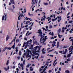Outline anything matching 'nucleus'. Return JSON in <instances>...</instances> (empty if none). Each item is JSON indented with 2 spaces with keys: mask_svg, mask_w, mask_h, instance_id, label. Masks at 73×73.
Here are the masks:
<instances>
[{
  "mask_svg": "<svg viewBox=\"0 0 73 73\" xmlns=\"http://www.w3.org/2000/svg\"><path fill=\"white\" fill-rule=\"evenodd\" d=\"M35 50H37V51H33V57H34L35 56V55L34 54H35V55H38L36 56H35V58H36V59L38 58V56H39V54L37 53V52H38L40 51V48H39L38 47V46H37L36 47H35Z\"/></svg>",
  "mask_w": 73,
  "mask_h": 73,
  "instance_id": "obj_1",
  "label": "nucleus"
},
{
  "mask_svg": "<svg viewBox=\"0 0 73 73\" xmlns=\"http://www.w3.org/2000/svg\"><path fill=\"white\" fill-rule=\"evenodd\" d=\"M69 50H70L69 51V54H68L67 56V57H70V56H71V55L73 54V53L72 52V51L73 50V47H72V48H69Z\"/></svg>",
  "mask_w": 73,
  "mask_h": 73,
  "instance_id": "obj_2",
  "label": "nucleus"
},
{
  "mask_svg": "<svg viewBox=\"0 0 73 73\" xmlns=\"http://www.w3.org/2000/svg\"><path fill=\"white\" fill-rule=\"evenodd\" d=\"M47 37V36H46L45 37V38H43L42 40V37L40 39V41L42 43V44H44V42L46 40V39L47 40L48 38H46Z\"/></svg>",
  "mask_w": 73,
  "mask_h": 73,
  "instance_id": "obj_3",
  "label": "nucleus"
},
{
  "mask_svg": "<svg viewBox=\"0 0 73 73\" xmlns=\"http://www.w3.org/2000/svg\"><path fill=\"white\" fill-rule=\"evenodd\" d=\"M32 40L30 39V40H29L27 42V43H24L23 44V47L24 48V46H25V49H27V44H28L29 42H31L32 41Z\"/></svg>",
  "mask_w": 73,
  "mask_h": 73,
  "instance_id": "obj_4",
  "label": "nucleus"
},
{
  "mask_svg": "<svg viewBox=\"0 0 73 73\" xmlns=\"http://www.w3.org/2000/svg\"><path fill=\"white\" fill-rule=\"evenodd\" d=\"M24 13V12L23 11H22V13H19V16L18 17V19L19 20H20L21 19V17H24V15H23Z\"/></svg>",
  "mask_w": 73,
  "mask_h": 73,
  "instance_id": "obj_5",
  "label": "nucleus"
},
{
  "mask_svg": "<svg viewBox=\"0 0 73 73\" xmlns=\"http://www.w3.org/2000/svg\"><path fill=\"white\" fill-rule=\"evenodd\" d=\"M50 17H52L53 19H52V21H56L57 20V17H55V15H51L50 16Z\"/></svg>",
  "mask_w": 73,
  "mask_h": 73,
  "instance_id": "obj_6",
  "label": "nucleus"
},
{
  "mask_svg": "<svg viewBox=\"0 0 73 73\" xmlns=\"http://www.w3.org/2000/svg\"><path fill=\"white\" fill-rule=\"evenodd\" d=\"M64 50L63 51H59V53H61V54H66V52H67V49H66L64 52Z\"/></svg>",
  "mask_w": 73,
  "mask_h": 73,
  "instance_id": "obj_7",
  "label": "nucleus"
},
{
  "mask_svg": "<svg viewBox=\"0 0 73 73\" xmlns=\"http://www.w3.org/2000/svg\"><path fill=\"white\" fill-rule=\"evenodd\" d=\"M46 28L47 30H46V29H45L44 28H43L42 29H43V30H44V31H48V32H50V30H49L48 29V26H46Z\"/></svg>",
  "mask_w": 73,
  "mask_h": 73,
  "instance_id": "obj_8",
  "label": "nucleus"
},
{
  "mask_svg": "<svg viewBox=\"0 0 73 73\" xmlns=\"http://www.w3.org/2000/svg\"><path fill=\"white\" fill-rule=\"evenodd\" d=\"M4 18H5V21H6V19H7V14H5L4 15H3L2 17V20H4Z\"/></svg>",
  "mask_w": 73,
  "mask_h": 73,
  "instance_id": "obj_9",
  "label": "nucleus"
},
{
  "mask_svg": "<svg viewBox=\"0 0 73 73\" xmlns=\"http://www.w3.org/2000/svg\"><path fill=\"white\" fill-rule=\"evenodd\" d=\"M71 40H70V41H72V45L73 46H71V47H70V48H71V49H72V47H73V37H70L69 38V39H71Z\"/></svg>",
  "mask_w": 73,
  "mask_h": 73,
  "instance_id": "obj_10",
  "label": "nucleus"
},
{
  "mask_svg": "<svg viewBox=\"0 0 73 73\" xmlns=\"http://www.w3.org/2000/svg\"><path fill=\"white\" fill-rule=\"evenodd\" d=\"M37 33L40 34V36H42V31H41V30L40 29L38 30V32H37Z\"/></svg>",
  "mask_w": 73,
  "mask_h": 73,
  "instance_id": "obj_11",
  "label": "nucleus"
},
{
  "mask_svg": "<svg viewBox=\"0 0 73 73\" xmlns=\"http://www.w3.org/2000/svg\"><path fill=\"white\" fill-rule=\"evenodd\" d=\"M46 19H48V21H49V22H48V24H49V23H50L51 22V20H52V19L50 18V17H48Z\"/></svg>",
  "mask_w": 73,
  "mask_h": 73,
  "instance_id": "obj_12",
  "label": "nucleus"
},
{
  "mask_svg": "<svg viewBox=\"0 0 73 73\" xmlns=\"http://www.w3.org/2000/svg\"><path fill=\"white\" fill-rule=\"evenodd\" d=\"M57 18L58 19V22H60L61 20V17H58V16L57 17Z\"/></svg>",
  "mask_w": 73,
  "mask_h": 73,
  "instance_id": "obj_13",
  "label": "nucleus"
},
{
  "mask_svg": "<svg viewBox=\"0 0 73 73\" xmlns=\"http://www.w3.org/2000/svg\"><path fill=\"white\" fill-rule=\"evenodd\" d=\"M26 24L28 25H31V24H32V22H30V21H26Z\"/></svg>",
  "mask_w": 73,
  "mask_h": 73,
  "instance_id": "obj_14",
  "label": "nucleus"
},
{
  "mask_svg": "<svg viewBox=\"0 0 73 73\" xmlns=\"http://www.w3.org/2000/svg\"><path fill=\"white\" fill-rule=\"evenodd\" d=\"M66 27H67V25L66 26V27L65 28L64 27H63L62 28V32L64 33V29H66Z\"/></svg>",
  "mask_w": 73,
  "mask_h": 73,
  "instance_id": "obj_15",
  "label": "nucleus"
},
{
  "mask_svg": "<svg viewBox=\"0 0 73 73\" xmlns=\"http://www.w3.org/2000/svg\"><path fill=\"white\" fill-rule=\"evenodd\" d=\"M43 17L44 18L42 17L41 19V21H42L43 20L44 21V20H45V19L46 18V17H45V15H44Z\"/></svg>",
  "mask_w": 73,
  "mask_h": 73,
  "instance_id": "obj_16",
  "label": "nucleus"
},
{
  "mask_svg": "<svg viewBox=\"0 0 73 73\" xmlns=\"http://www.w3.org/2000/svg\"><path fill=\"white\" fill-rule=\"evenodd\" d=\"M32 4H33V5L31 6V7L32 8V7H33V5H34V4H35V2H34V1H35V2H36V0H32Z\"/></svg>",
  "mask_w": 73,
  "mask_h": 73,
  "instance_id": "obj_17",
  "label": "nucleus"
},
{
  "mask_svg": "<svg viewBox=\"0 0 73 73\" xmlns=\"http://www.w3.org/2000/svg\"><path fill=\"white\" fill-rule=\"evenodd\" d=\"M47 68H48V67L47 66H46L45 67V68H44L42 72H41V73H43V72H44L45 70H46V69H47Z\"/></svg>",
  "mask_w": 73,
  "mask_h": 73,
  "instance_id": "obj_18",
  "label": "nucleus"
},
{
  "mask_svg": "<svg viewBox=\"0 0 73 73\" xmlns=\"http://www.w3.org/2000/svg\"><path fill=\"white\" fill-rule=\"evenodd\" d=\"M10 2L11 3H12L13 4H15V1L14 0H10Z\"/></svg>",
  "mask_w": 73,
  "mask_h": 73,
  "instance_id": "obj_19",
  "label": "nucleus"
},
{
  "mask_svg": "<svg viewBox=\"0 0 73 73\" xmlns=\"http://www.w3.org/2000/svg\"><path fill=\"white\" fill-rule=\"evenodd\" d=\"M56 42L55 41H53L52 42V46L53 47H54V46H55V44H56Z\"/></svg>",
  "mask_w": 73,
  "mask_h": 73,
  "instance_id": "obj_20",
  "label": "nucleus"
},
{
  "mask_svg": "<svg viewBox=\"0 0 73 73\" xmlns=\"http://www.w3.org/2000/svg\"><path fill=\"white\" fill-rule=\"evenodd\" d=\"M9 35H7V37H6V41H8V39H9Z\"/></svg>",
  "mask_w": 73,
  "mask_h": 73,
  "instance_id": "obj_21",
  "label": "nucleus"
},
{
  "mask_svg": "<svg viewBox=\"0 0 73 73\" xmlns=\"http://www.w3.org/2000/svg\"><path fill=\"white\" fill-rule=\"evenodd\" d=\"M25 21L24 22V23L25 22V20H29V18L27 17H25Z\"/></svg>",
  "mask_w": 73,
  "mask_h": 73,
  "instance_id": "obj_22",
  "label": "nucleus"
},
{
  "mask_svg": "<svg viewBox=\"0 0 73 73\" xmlns=\"http://www.w3.org/2000/svg\"><path fill=\"white\" fill-rule=\"evenodd\" d=\"M27 50L28 52L27 55L28 56L29 54V52H30V50H29V49H27Z\"/></svg>",
  "mask_w": 73,
  "mask_h": 73,
  "instance_id": "obj_23",
  "label": "nucleus"
},
{
  "mask_svg": "<svg viewBox=\"0 0 73 73\" xmlns=\"http://www.w3.org/2000/svg\"><path fill=\"white\" fill-rule=\"evenodd\" d=\"M15 52H18V47H16L15 48Z\"/></svg>",
  "mask_w": 73,
  "mask_h": 73,
  "instance_id": "obj_24",
  "label": "nucleus"
},
{
  "mask_svg": "<svg viewBox=\"0 0 73 73\" xmlns=\"http://www.w3.org/2000/svg\"><path fill=\"white\" fill-rule=\"evenodd\" d=\"M61 9V10H62V9H63V10L65 11V8L64 7H62Z\"/></svg>",
  "mask_w": 73,
  "mask_h": 73,
  "instance_id": "obj_25",
  "label": "nucleus"
},
{
  "mask_svg": "<svg viewBox=\"0 0 73 73\" xmlns=\"http://www.w3.org/2000/svg\"><path fill=\"white\" fill-rule=\"evenodd\" d=\"M59 42H57V48H58V47L59 46Z\"/></svg>",
  "mask_w": 73,
  "mask_h": 73,
  "instance_id": "obj_26",
  "label": "nucleus"
},
{
  "mask_svg": "<svg viewBox=\"0 0 73 73\" xmlns=\"http://www.w3.org/2000/svg\"><path fill=\"white\" fill-rule=\"evenodd\" d=\"M43 4H44V5H48V3H44Z\"/></svg>",
  "mask_w": 73,
  "mask_h": 73,
  "instance_id": "obj_27",
  "label": "nucleus"
},
{
  "mask_svg": "<svg viewBox=\"0 0 73 73\" xmlns=\"http://www.w3.org/2000/svg\"><path fill=\"white\" fill-rule=\"evenodd\" d=\"M23 26V23H21V27L20 29V30H21V28H25V27L24 26Z\"/></svg>",
  "mask_w": 73,
  "mask_h": 73,
  "instance_id": "obj_28",
  "label": "nucleus"
},
{
  "mask_svg": "<svg viewBox=\"0 0 73 73\" xmlns=\"http://www.w3.org/2000/svg\"><path fill=\"white\" fill-rule=\"evenodd\" d=\"M6 49H7L8 50H11V48L10 47L9 48L6 47Z\"/></svg>",
  "mask_w": 73,
  "mask_h": 73,
  "instance_id": "obj_29",
  "label": "nucleus"
},
{
  "mask_svg": "<svg viewBox=\"0 0 73 73\" xmlns=\"http://www.w3.org/2000/svg\"><path fill=\"white\" fill-rule=\"evenodd\" d=\"M28 15L30 16H31V17L33 16V14H30V13H29Z\"/></svg>",
  "mask_w": 73,
  "mask_h": 73,
  "instance_id": "obj_30",
  "label": "nucleus"
},
{
  "mask_svg": "<svg viewBox=\"0 0 73 73\" xmlns=\"http://www.w3.org/2000/svg\"><path fill=\"white\" fill-rule=\"evenodd\" d=\"M49 34L50 35H52V36H53V32H52H52H50L49 33Z\"/></svg>",
  "mask_w": 73,
  "mask_h": 73,
  "instance_id": "obj_31",
  "label": "nucleus"
},
{
  "mask_svg": "<svg viewBox=\"0 0 73 73\" xmlns=\"http://www.w3.org/2000/svg\"><path fill=\"white\" fill-rule=\"evenodd\" d=\"M65 73H69V70H66L65 71Z\"/></svg>",
  "mask_w": 73,
  "mask_h": 73,
  "instance_id": "obj_32",
  "label": "nucleus"
},
{
  "mask_svg": "<svg viewBox=\"0 0 73 73\" xmlns=\"http://www.w3.org/2000/svg\"><path fill=\"white\" fill-rule=\"evenodd\" d=\"M12 8L13 9H15V5H12Z\"/></svg>",
  "mask_w": 73,
  "mask_h": 73,
  "instance_id": "obj_33",
  "label": "nucleus"
},
{
  "mask_svg": "<svg viewBox=\"0 0 73 73\" xmlns=\"http://www.w3.org/2000/svg\"><path fill=\"white\" fill-rule=\"evenodd\" d=\"M61 29H59L58 31V32L59 33H60V32H61Z\"/></svg>",
  "mask_w": 73,
  "mask_h": 73,
  "instance_id": "obj_34",
  "label": "nucleus"
},
{
  "mask_svg": "<svg viewBox=\"0 0 73 73\" xmlns=\"http://www.w3.org/2000/svg\"><path fill=\"white\" fill-rule=\"evenodd\" d=\"M35 39H34V40H33L34 41V43H35V44H37V42L36 41L35 42Z\"/></svg>",
  "mask_w": 73,
  "mask_h": 73,
  "instance_id": "obj_35",
  "label": "nucleus"
},
{
  "mask_svg": "<svg viewBox=\"0 0 73 73\" xmlns=\"http://www.w3.org/2000/svg\"><path fill=\"white\" fill-rule=\"evenodd\" d=\"M72 31H73V27L72 29H71V31H70V33H72Z\"/></svg>",
  "mask_w": 73,
  "mask_h": 73,
  "instance_id": "obj_36",
  "label": "nucleus"
},
{
  "mask_svg": "<svg viewBox=\"0 0 73 73\" xmlns=\"http://www.w3.org/2000/svg\"><path fill=\"white\" fill-rule=\"evenodd\" d=\"M32 67H30V70L31 71H33V68H32Z\"/></svg>",
  "mask_w": 73,
  "mask_h": 73,
  "instance_id": "obj_37",
  "label": "nucleus"
},
{
  "mask_svg": "<svg viewBox=\"0 0 73 73\" xmlns=\"http://www.w3.org/2000/svg\"><path fill=\"white\" fill-rule=\"evenodd\" d=\"M7 49V47H5L3 49V50L4 51H5V50Z\"/></svg>",
  "mask_w": 73,
  "mask_h": 73,
  "instance_id": "obj_38",
  "label": "nucleus"
},
{
  "mask_svg": "<svg viewBox=\"0 0 73 73\" xmlns=\"http://www.w3.org/2000/svg\"><path fill=\"white\" fill-rule=\"evenodd\" d=\"M58 36L59 37V38H61V37H62V36L60 35V34H59L58 35Z\"/></svg>",
  "mask_w": 73,
  "mask_h": 73,
  "instance_id": "obj_39",
  "label": "nucleus"
},
{
  "mask_svg": "<svg viewBox=\"0 0 73 73\" xmlns=\"http://www.w3.org/2000/svg\"><path fill=\"white\" fill-rule=\"evenodd\" d=\"M42 8H40V10L39 9V11H40V12H42Z\"/></svg>",
  "mask_w": 73,
  "mask_h": 73,
  "instance_id": "obj_40",
  "label": "nucleus"
},
{
  "mask_svg": "<svg viewBox=\"0 0 73 73\" xmlns=\"http://www.w3.org/2000/svg\"><path fill=\"white\" fill-rule=\"evenodd\" d=\"M21 55V51H20L19 52V55Z\"/></svg>",
  "mask_w": 73,
  "mask_h": 73,
  "instance_id": "obj_41",
  "label": "nucleus"
},
{
  "mask_svg": "<svg viewBox=\"0 0 73 73\" xmlns=\"http://www.w3.org/2000/svg\"><path fill=\"white\" fill-rule=\"evenodd\" d=\"M56 61H57V59H56L54 60V62L53 64V65H54V64H55V62H56Z\"/></svg>",
  "mask_w": 73,
  "mask_h": 73,
  "instance_id": "obj_42",
  "label": "nucleus"
},
{
  "mask_svg": "<svg viewBox=\"0 0 73 73\" xmlns=\"http://www.w3.org/2000/svg\"><path fill=\"white\" fill-rule=\"evenodd\" d=\"M49 28H52V25H50L49 26Z\"/></svg>",
  "mask_w": 73,
  "mask_h": 73,
  "instance_id": "obj_43",
  "label": "nucleus"
},
{
  "mask_svg": "<svg viewBox=\"0 0 73 73\" xmlns=\"http://www.w3.org/2000/svg\"><path fill=\"white\" fill-rule=\"evenodd\" d=\"M15 45H13L11 47V48H13V49H14V48H15Z\"/></svg>",
  "mask_w": 73,
  "mask_h": 73,
  "instance_id": "obj_44",
  "label": "nucleus"
},
{
  "mask_svg": "<svg viewBox=\"0 0 73 73\" xmlns=\"http://www.w3.org/2000/svg\"><path fill=\"white\" fill-rule=\"evenodd\" d=\"M37 11H40V9H38L36 10L35 11L36 13H37Z\"/></svg>",
  "mask_w": 73,
  "mask_h": 73,
  "instance_id": "obj_45",
  "label": "nucleus"
},
{
  "mask_svg": "<svg viewBox=\"0 0 73 73\" xmlns=\"http://www.w3.org/2000/svg\"><path fill=\"white\" fill-rule=\"evenodd\" d=\"M53 50H54V49H52V50H50V51H49L48 52V53H49V52H52V51H53Z\"/></svg>",
  "mask_w": 73,
  "mask_h": 73,
  "instance_id": "obj_46",
  "label": "nucleus"
},
{
  "mask_svg": "<svg viewBox=\"0 0 73 73\" xmlns=\"http://www.w3.org/2000/svg\"><path fill=\"white\" fill-rule=\"evenodd\" d=\"M73 21H70L69 22V23H72Z\"/></svg>",
  "mask_w": 73,
  "mask_h": 73,
  "instance_id": "obj_47",
  "label": "nucleus"
},
{
  "mask_svg": "<svg viewBox=\"0 0 73 73\" xmlns=\"http://www.w3.org/2000/svg\"><path fill=\"white\" fill-rule=\"evenodd\" d=\"M57 25H56L54 26V28H56L57 27Z\"/></svg>",
  "mask_w": 73,
  "mask_h": 73,
  "instance_id": "obj_48",
  "label": "nucleus"
},
{
  "mask_svg": "<svg viewBox=\"0 0 73 73\" xmlns=\"http://www.w3.org/2000/svg\"><path fill=\"white\" fill-rule=\"evenodd\" d=\"M52 70H49L48 71V72L49 73H51V72H52Z\"/></svg>",
  "mask_w": 73,
  "mask_h": 73,
  "instance_id": "obj_49",
  "label": "nucleus"
},
{
  "mask_svg": "<svg viewBox=\"0 0 73 73\" xmlns=\"http://www.w3.org/2000/svg\"><path fill=\"white\" fill-rule=\"evenodd\" d=\"M42 53H43V54H45V52L44 51H42Z\"/></svg>",
  "mask_w": 73,
  "mask_h": 73,
  "instance_id": "obj_50",
  "label": "nucleus"
},
{
  "mask_svg": "<svg viewBox=\"0 0 73 73\" xmlns=\"http://www.w3.org/2000/svg\"><path fill=\"white\" fill-rule=\"evenodd\" d=\"M23 64H21L20 65L22 67H23Z\"/></svg>",
  "mask_w": 73,
  "mask_h": 73,
  "instance_id": "obj_51",
  "label": "nucleus"
},
{
  "mask_svg": "<svg viewBox=\"0 0 73 73\" xmlns=\"http://www.w3.org/2000/svg\"><path fill=\"white\" fill-rule=\"evenodd\" d=\"M35 6H34V7H33L32 8V10L33 11H34V8H35Z\"/></svg>",
  "mask_w": 73,
  "mask_h": 73,
  "instance_id": "obj_52",
  "label": "nucleus"
},
{
  "mask_svg": "<svg viewBox=\"0 0 73 73\" xmlns=\"http://www.w3.org/2000/svg\"><path fill=\"white\" fill-rule=\"evenodd\" d=\"M19 42V40L18 39H17L16 40V42Z\"/></svg>",
  "mask_w": 73,
  "mask_h": 73,
  "instance_id": "obj_53",
  "label": "nucleus"
},
{
  "mask_svg": "<svg viewBox=\"0 0 73 73\" xmlns=\"http://www.w3.org/2000/svg\"><path fill=\"white\" fill-rule=\"evenodd\" d=\"M29 64H28V65H27V68H29Z\"/></svg>",
  "mask_w": 73,
  "mask_h": 73,
  "instance_id": "obj_54",
  "label": "nucleus"
},
{
  "mask_svg": "<svg viewBox=\"0 0 73 73\" xmlns=\"http://www.w3.org/2000/svg\"><path fill=\"white\" fill-rule=\"evenodd\" d=\"M9 63V60H8L7 63V65H8Z\"/></svg>",
  "mask_w": 73,
  "mask_h": 73,
  "instance_id": "obj_55",
  "label": "nucleus"
},
{
  "mask_svg": "<svg viewBox=\"0 0 73 73\" xmlns=\"http://www.w3.org/2000/svg\"><path fill=\"white\" fill-rule=\"evenodd\" d=\"M53 55H49V56L50 57H53Z\"/></svg>",
  "mask_w": 73,
  "mask_h": 73,
  "instance_id": "obj_56",
  "label": "nucleus"
},
{
  "mask_svg": "<svg viewBox=\"0 0 73 73\" xmlns=\"http://www.w3.org/2000/svg\"><path fill=\"white\" fill-rule=\"evenodd\" d=\"M4 69L5 70H6V71H7V70H8V69H7L6 68H5Z\"/></svg>",
  "mask_w": 73,
  "mask_h": 73,
  "instance_id": "obj_57",
  "label": "nucleus"
},
{
  "mask_svg": "<svg viewBox=\"0 0 73 73\" xmlns=\"http://www.w3.org/2000/svg\"><path fill=\"white\" fill-rule=\"evenodd\" d=\"M23 36V35H21L19 37V38H21Z\"/></svg>",
  "mask_w": 73,
  "mask_h": 73,
  "instance_id": "obj_58",
  "label": "nucleus"
},
{
  "mask_svg": "<svg viewBox=\"0 0 73 73\" xmlns=\"http://www.w3.org/2000/svg\"><path fill=\"white\" fill-rule=\"evenodd\" d=\"M25 55V53L23 54V58H24V56Z\"/></svg>",
  "mask_w": 73,
  "mask_h": 73,
  "instance_id": "obj_59",
  "label": "nucleus"
},
{
  "mask_svg": "<svg viewBox=\"0 0 73 73\" xmlns=\"http://www.w3.org/2000/svg\"><path fill=\"white\" fill-rule=\"evenodd\" d=\"M41 2V0H40L38 1V4H40V3Z\"/></svg>",
  "mask_w": 73,
  "mask_h": 73,
  "instance_id": "obj_60",
  "label": "nucleus"
},
{
  "mask_svg": "<svg viewBox=\"0 0 73 73\" xmlns=\"http://www.w3.org/2000/svg\"><path fill=\"white\" fill-rule=\"evenodd\" d=\"M51 39H54V37H51L50 38Z\"/></svg>",
  "mask_w": 73,
  "mask_h": 73,
  "instance_id": "obj_61",
  "label": "nucleus"
},
{
  "mask_svg": "<svg viewBox=\"0 0 73 73\" xmlns=\"http://www.w3.org/2000/svg\"><path fill=\"white\" fill-rule=\"evenodd\" d=\"M23 64H25V60H23Z\"/></svg>",
  "mask_w": 73,
  "mask_h": 73,
  "instance_id": "obj_62",
  "label": "nucleus"
},
{
  "mask_svg": "<svg viewBox=\"0 0 73 73\" xmlns=\"http://www.w3.org/2000/svg\"><path fill=\"white\" fill-rule=\"evenodd\" d=\"M29 20H30V21H32V20L31 19V18H29Z\"/></svg>",
  "mask_w": 73,
  "mask_h": 73,
  "instance_id": "obj_63",
  "label": "nucleus"
},
{
  "mask_svg": "<svg viewBox=\"0 0 73 73\" xmlns=\"http://www.w3.org/2000/svg\"><path fill=\"white\" fill-rule=\"evenodd\" d=\"M42 13V14H43L44 16H45V12H43Z\"/></svg>",
  "mask_w": 73,
  "mask_h": 73,
  "instance_id": "obj_64",
  "label": "nucleus"
}]
</instances>
